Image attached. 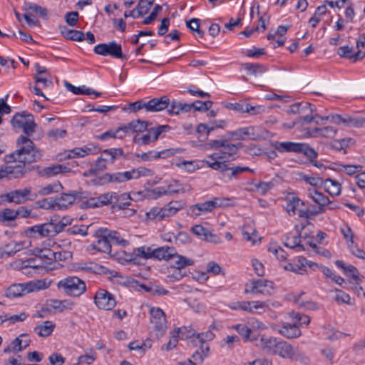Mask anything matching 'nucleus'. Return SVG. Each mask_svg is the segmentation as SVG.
<instances>
[{"label": "nucleus", "mask_w": 365, "mask_h": 365, "mask_svg": "<svg viewBox=\"0 0 365 365\" xmlns=\"http://www.w3.org/2000/svg\"><path fill=\"white\" fill-rule=\"evenodd\" d=\"M210 147L215 152L207 156L205 163L215 170L225 172L227 170V163L235 159V155L242 146V143H232L227 139L210 140Z\"/></svg>", "instance_id": "1"}, {"label": "nucleus", "mask_w": 365, "mask_h": 365, "mask_svg": "<svg viewBox=\"0 0 365 365\" xmlns=\"http://www.w3.org/2000/svg\"><path fill=\"white\" fill-rule=\"evenodd\" d=\"M259 346L267 354L277 355L283 359H295L299 356L297 348L275 337L262 336Z\"/></svg>", "instance_id": "2"}, {"label": "nucleus", "mask_w": 365, "mask_h": 365, "mask_svg": "<svg viewBox=\"0 0 365 365\" xmlns=\"http://www.w3.org/2000/svg\"><path fill=\"white\" fill-rule=\"evenodd\" d=\"M150 173V169L142 167L125 172L107 173L98 177L96 180V184L104 185L110 183H123L130 180L138 179L141 176H148Z\"/></svg>", "instance_id": "3"}, {"label": "nucleus", "mask_w": 365, "mask_h": 365, "mask_svg": "<svg viewBox=\"0 0 365 365\" xmlns=\"http://www.w3.org/2000/svg\"><path fill=\"white\" fill-rule=\"evenodd\" d=\"M11 123L14 129L22 130L27 136L33 135L36 127L34 116L26 111L16 113L11 118Z\"/></svg>", "instance_id": "4"}, {"label": "nucleus", "mask_w": 365, "mask_h": 365, "mask_svg": "<svg viewBox=\"0 0 365 365\" xmlns=\"http://www.w3.org/2000/svg\"><path fill=\"white\" fill-rule=\"evenodd\" d=\"M46 287V282L41 280H37L34 282L14 284L7 288L5 294L9 298H16Z\"/></svg>", "instance_id": "5"}, {"label": "nucleus", "mask_w": 365, "mask_h": 365, "mask_svg": "<svg viewBox=\"0 0 365 365\" xmlns=\"http://www.w3.org/2000/svg\"><path fill=\"white\" fill-rule=\"evenodd\" d=\"M57 287L62 289L67 294L78 297L82 294L86 289L85 282L77 277H68L61 279Z\"/></svg>", "instance_id": "6"}, {"label": "nucleus", "mask_w": 365, "mask_h": 365, "mask_svg": "<svg viewBox=\"0 0 365 365\" xmlns=\"http://www.w3.org/2000/svg\"><path fill=\"white\" fill-rule=\"evenodd\" d=\"M229 199L222 197H215L212 200L205 201L201 203H197L190 206L188 209V214L191 217H197L201 215L211 212L217 207H220L226 205V201H229Z\"/></svg>", "instance_id": "7"}, {"label": "nucleus", "mask_w": 365, "mask_h": 365, "mask_svg": "<svg viewBox=\"0 0 365 365\" xmlns=\"http://www.w3.org/2000/svg\"><path fill=\"white\" fill-rule=\"evenodd\" d=\"M18 149L10 154V158L21 159L24 161H31L29 158L31 155L35 156L34 144L27 136L20 135L17 140Z\"/></svg>", "instance_id": "8"}, {"label": "nucleus", "mask_w": 365, "mask_h": 365, "mask_svg": "<svg viewBox=\"0 0 365 365\" xmlns=\"http://www.w3.org/2000/svg\"><path fill=\"white\" fill-rule=\"evenodd\" d=\"M59 231L53 223H43L27 227L24 234L28 237L41 238L56 235Z\"/></svg>", "instance_id": "9"}, {"label": "nucleus", "mask_w": 365, "mask_h": 365, "mask_svg": "<svg viewBox=\"0 0 365 365\" xmlns=\"http://www.w3.org/2000/svg\"><path fill=\"white\" fill-rule=\"evenodd\" d=\"M96 54L107 56H110L114 58L127 60L128 57L122 51L120 44L117 43L115 41L108 43H100L96 45L93 49Z\"/></svg>", "instance_id": "10"}, {"label": "nucleus", "mask_w": 365, "mask_h": 365, "mask_svg": "<svg viewBox=\"0 0 365 365\" xmlns=\"http://www.w3.org/2000/svg\"><path fill=\"white\" fill-rule=\"evenodd\" d=\"M274 289L272 282L265 279H252L245 284V293L270 294Z\"/></svg>", "instance_id": "11"}, {"label": "nucleus", "mask_w": 365, "mask_h": 365, "mask_svg": "<svg viewBox=\"0 0 365 365\" xmlns=\"http://www.w3.org/2000/svg\"><path fill=\"white\" fill-rule=\"evenodd\" d=\"M170 130V127L168 125H159L156 128H151L148 129L147 133L138 135L135 137L134 141L140 145H148L153 142L156 141L160 135L169 131Z\"/></svg>", "instance_id": "12"}, {"label": "nucleus", "mask_w": 365, "mask_h": 365, "mask_svg": "<svg viewBox=\"0 0 365 365\" xmlns=\"http://www.w3.org/2000/svg\"><path fill=\"white\" fill-rule=\"evenodd\" d=\"M6 161L9 180L21 178L28 173L26 168V161L11 158L10 155H6Z\"/></svg>", "instance_id": "13"}, {"label": "nucleus", "mask_w": 365, "mask_h": 365, "mask_svg": "<svg viewBox=\"0 0 365 365\" xmlns=\"http://www.w3.org/2000/svg\"><path fill=\"white\" fill-rule=\"evenodd\" d=\"M94 303L102 310H112L116 305V300L113 294L104 289H99L94 295Z\"/></svg>", "instance_id": "14"}, {"label": "nucleus", "mask_w": 365, "mask_h": 365, "mask_svg": "<svg viewBox=\"0 0 365 365\" xmlns=\"http://www.w3.org/2000/svg\"><path fill=\"white\" fill-rule=\"evenodd\" d=\"M194 334V330L188 327L175 328L170 333L169 341L161 346V350L170 351L177 346L180 338H190Z\"/></svg>", "instance_id": "15"}, {"label": "nucleus", "mask_w": 365, "mask_h": 365, "mask_svg": "<svg viewBox=\"0 0 365 365\" xmlns=\"http://www.w3.org/2000/svg\"><path fill=\"white\" fill-rule=\"evenodd\" d=\"M182 209L178 202H171L163 208H154L147 213L149 218H155L158 220L175 215Z\"/></svg>", "instance_id": "16"}, {"label": "nucleus", "mask_w": 365, "mask_h": 365, "mask_svg": "<svg viewBox=\"0 0 365 365\" xmlns=\"http://www.w3.org/2000/svg\"><path fill=\"white\" fill-rule=\"evenodd\" d=\"M307 225H309L308 221H306V223L296 225L297 234L288 233L283 238L284 246L291 249L297 248L299 251L304 250L303 245H301V233Z\"/></svg>", "instance_id": "17"}, {"label": "nucleus", "mask_w": 365, "mask_h": 365, "mask_svg": "<svg viewBox=\"0 0 365 365\" xmlns=\"http://www.w3.org/2000/svg\"><path fill=\"white\" fill-rule=\"evenodd\" d=\"M272 328L274 331L287 339L298 338L302 335L299 327L297 324L282 323V324H273Z\"/></svg>", "instance_id": "18"}, {"label": "nucleus", "mask_w": 365, "mask_h": 365, "mask_svg": "<svg viewBox=\"0 0 365 365\" xmlns=\"http://www.w3.org/2000/svg\"><path fill=\"white\" fill-rule=\"evenodd\" d=\"M304 205V202L297 197H290L287 199L286 210L289 215L294 216L297 213L300 217H308V210H299L300 206Z\"/></svg>", "instance_id": "19"}, {"label": "nucleus", "mask_w": 365, "mask_h": 365, "mask_svg": "<svg viewBox=\"0 0 365 365\" xmlns=\"http://www.w3.org/2000/svg\"><path fill=\"white\" fill-rule=\"evenodd\" d=\"M104 228H100L96 232V241L92 246L94 250L101 252L110 253L111 252V244L108 237L103 236Z\"/></svg>", "instance_id": "20"}, {"label": "nucleus", "mask_w": 365, "mask_h": 365, "mask_svg": "<svg viewBox=\"0 0 365 365\" xmlns=\"http://www.w3.org/2000/svg\"><path fill=\"white\" fill-rule=\"evenodd\" d=\"M150 322L159 331L166 329V318L163 311L158 307H152L150 309Z\"/></svg>", "instance_id": "21"}, {"label": "nucleus", "mask_w": 365, "mask_h": 365, "mask_svg": "<svg viewBox=\"0 0 365 365\" xmlns=\"http://www.w3.org/2000/svg\"><path fill=\"white\" fill-rule=\"evenodd\" d=\"M338 132V130L334 126H325L322 128H309L307 130V134L309 137L312 138H334Z\"/></svg>", "instance_id": "22"}, {"label": "nucleus", "mask_w": 365, "mask_h": 365, "mask_svg": "<svg viewBox=\"0 0 365 365\" xmlns=\"http://www.w3.org/2000/svg\"><path fill=\"white\" fill-rule=\"evenodd\" d=\"M335 264L337 267L342 269L344 273L351 278L356 285H359L362 282L364 277L359 274L358 269L353 265H346L342 260H336Z\"/></svg>", "instance_id": "23"}, {"label": "nucleus", "mask_w": 365, "mask_h": 365, "mask_svg": "<svg viewBox=\"0 0 365 365\" xmlns=\"http://www.w3.org/2000/svg\"><path fill=\"white\" fill-rule=\"evenodd\" d=\"M96 148L91 145H85L82 148H74L66 150L63 153L65 159L84 158L96 153Z\"/></svg>", "instance_id": "24"}, {"label": "nucleus", "mask_w": 365, "mask_h": 365, "mask_svg": "<svg viewBox=\"0 0 365 365\" xmlns=\"http://www.w3.org/2000/svg\"><path fill=\"white\" fill-rule=\"evenodd\" d=\"M153 249L150 247L141 246L133 249V252L128 255L126 260L129 262L136 263L138 258L153 259Z\"/></svg>", "instance_id": "25"}, {"label": "nucleus", "mask_w": 365, "mask_h": 365, "mask_svg": "<svg viewBox=\"0 0 365 365\" xmlns=\"http://www.w3.org/2000/svg\"><path fill=\"white\" fill-rule=\"evenodd\" d=\"M171 102L168 96H163L160 98H154L147 101L148 112H159L169 108Z\"/></svg>", "instance_id": "26"}, {"label": "nucleus", "mask_w": 365, "mask_h": 365, "mask_svg": "<svg viewBox=\"0 0 365 365\" xmlns=\"http://www.w3.org/2000/svg\"><path fill=\"white\" fill-rule=\"evenodd\" d=\"M32 188L31 187H26L23 189H18L13 190L14 203L20 205L25 203L29 200H33L37 197L36 194L32 193Z\"/></svg>", "instance_id": "27"}, {"label": "nucleus", "mask_w": 365, "mask_h": 365, "mask_svg": "<svg viewBox=\"0 0 365 365\" xmlns=\"http://www.w3.org/2000/svg\"><path fill=\"white\" fill-rule=\"evenodd\" d=\"M308 196L320 207L331 205L330 209H334L335 206L332 205V202L329 200V197L321 192H319L316 188L310 187L307 190Z\"/></svg>", "instance_id": "28"}, {"label": "nucleus", "mask_w": 365, "mask_h": 365, "mask_svg": "<svg viewBox=\"0 0 365 365\" xmlns=\"http://www.w3.org/2000/svg\"><path fill=\"white\" fill-rule=\"evenodd\" d=\"M170 260H172V267L177 269H182L194 264L192 259L178 254L175 249Z\"/></svg>", "instance_id": "29"}, {"label": "nucleus", "mask_w": 365, "mask_h": 365, "mask_svg": "<svg viewBox=\"0 0 365 365\" xmlns=\"http://www.w3.org/2000/svg\"><path fill=\"white\" fill-rule=\"evenodd\" d=\"M175 247L169 246H162L153 251V259L158 260L170 261L174 254Z\"/></svg>", "instance_id": "30"}, {"label": "nucleus", "mask_w": 365, "mask_h": 365, "mask_svg": "<svg viewBox=\"0 0 365 365\" xmlns=\"http://www.w3.org/2000/svg\"><path fill=\"white\" fill-rule=\"evenodd\" d=\"M337 54L343 58L353 59L354 62L362 59L365 56L364 51L359 50L356 53H354L353 48L348 46H340L338 48Z\"/></svg>", "instance_id": "31"}, {"label": "nucleus", "mask_w": 365, "mask_h": 365, "mask_svg": "<svg viewBox=\"0 0 365 365\" xmlns=\"http://www.w3.org/2000/svg\"><path fill=\"white\" fill-rule=\"evenodd\" d=\"M302 143L294 142H277L274 148L279 152H294L301 153Z\"/></svg>", "instance_id": "32"}, {"label": "nucleus", "mask_w": 365, "mask_h": 365, "mask_svg": "<svg viewBox=\"0 0 365 365\" xmlns=\"http://www.w3.org/2000/svg\"><path fill=\"white\" fill-rule=\"evenodd\" d=\"M131 198L129 194H118L115 192V199H113V209L126 210L131 206Z\"/></svg>", "instance_id": "33"}, {"label": "nucleus", "mask_w": 365, "mask_h": 365, "mask_svg": "<svg viewBox=\"0 0 365 365\" xmlns=\"http://www.w3.org/2000/svg\"><path fill=\"white\" fill-rule=\"evenodd\" d=\"M322 185L326 192L331 197L339 196L341 192V185L340 182L331 178L323 180Z\"/></svg>", "instance_id": "34"}, {"label": "nucleus", "mask_w": 365, "mask_h": 365, "mask_svg": "<svg viewBox=\"0 0 365 365\" xmlns=\"http://www.w3.org/2000/svg\"><path fill=\"white\" fill-rule=\"evenodd\" d=\"M193 108L192 103H186L173 101L168 110L171 115H178L181 113L189 112Z\"/></svg>", "instance_id": "35"}, {"label": "nucleus", "mask_w": 365, "mask_h": 365, "mask_svg": "<svg viewBox=\"0 0 365 365\" xmlns=\"http://www.w3.org/2000/svg\"><path fill=\"white\" fill-rule=\"evenodd\" d=\"M267 305L265 302L261 301H242V310L250 313L259 312L258 309L264 311Z\"/></svg>", "instance_id": "36"}, {"label": "nucleus", "mask_w": 365, "mask_h": 365, "mask_svg": "<svg viewBox=\"0 0 365 365\" xmlns=\"http://www.w3.org/2000/svg\"><path fill=\"white\" fill-rule=\"evenodd\" d=\"M124 154L122 148H109L102 151L101 155L106 160L107 163L113 164L120 157Z\"/></svg>", "instance_id": "37"}, {"label": "nucleus", "mask_w": 365, "mask_h": 365, "mask_svg": "<svg viewBox=\"0 0 365 365\" xmlns=\"http://www.w3.org/2000/svg\"><path fill=\"white\" fill-rule=\"evenodd\" d=\"M254 128L252 126L240 128L230 133V136L235 140H245L246 138H253Z\"/></svg>", "instance_id": "38"}, {"label": "nucleus", "mask_w": 365, "mask_h": 365, "mask_svg": "<svg viewBox=\"0 0 365 365\" xmlns=\"http://www.w3.org/2000/svg\"><path fill=\"white\" fill-rule=\"evenodd\" d=\"M24 247H26V243L24 242H11L4 247L1 256H13L16 252L22 250Z\"/></svg>", "instance_id": "39"}, {"label": "nucleus", "mask_w": 365, "mask_h": 365, "mask_svg": "<svg viewBox=\"0 0 365 365\" xmlns=\"http://www.w3.org/2000/svg\"><path fill=\"white\" fill-rule=\"evenodd\" d=\"M56 327L55 323L51 321H45L35 328L36 333L41 337L50 336Z\"/></svg>", "instance_id": "40"}, {"label": "nucleus", "mask_w": 365, "mask_h": 365, "mask_svg": "<svg viewBox=\"0 0 365 365\" xmlns=\"http://www.w3.org/2000/svg\"><path fill=\"white\" fill-rule=\"evenodd\" d=\"M104 237H108L110 244L120 245L125 246L128 245V241L121 237L120 235L114 230H110L107 228H104L103 231Z\"/></svg>", "instance_id": "41"}, {"label": "nucleus", "mask_w": 365, "mask_h": 365, "mask_svg": "<svg viewBox=\"0 0 365 365\" xmlns=\"http://www.w3.org/2000/svg\"><path fill=\"white\" fill-rule=\"evenodd\" d=\"M76 196L74 193H63L56 200V205L59 208H66L75 202Z\"/></svg>", "instance_id": "42"}, {"label": "nucleus", "mask_w": 365, "mask_h": 365, "mask_svg": "<svg viewBox=\"0 0 365 365\" xmlns=\"http://www.w3.org/2000/svg\"><path fill=\"white\" fill-rule=\"evenodd\" d=\"M157 189L160 190L159 193L163 195H173L183 191L182 185L177 180L172 181L166 187H160Z\"/></svg>", "instance_id": "43"}, {"label": "nucleus", "mask_w": 365, "mask_h": 365, "mask_svg": "<svg viewBox=\"0 0 365 365\" xmlns=\"http://www.w3.org/2000/svg\"><path fill=\"white\" fill-rule=\"evenodd\" d=\"M16 219V210L4 208L0 211V222L6 225H12Z\"/></svg>", "instance_id": "44"}, {"label": "nucleus", "mask_w": 365, "mask_h": 365, "mask_svg": "<svg viewBox=\"0 0 365 365\" xmlns=\"http://www.w3.org/2000/svg\"><path fill=\"white\" fill-rule=\"evenodd\" d=\"M62 36L68 40L82 41L85 39V34L83 31L64 28L61 30Z\"/></svg>", "instance_id": "45"}, {"label": "nucleus", "mask_w": 365, "mask_h": 365, "mask_svg": "<svg viewBox=\"0 0 365 365\" xmlns=\"http://www.w3.org/2000/svg\"><path fill=\"white\" fill-rule=\"evenodd\" d=\"M21 338H27V334H21L19 337L15 338L9 345L4 349V353L9 354L11 352H19L23 350Z\"/></svg>", "instance_id": "46"}, {"label": "nucleus", "mask_w": 365, "mask_h": 365, "mask_svg": "<svg viewBox=\"0 0 365 365\" xmlns=\"http://www.w3.org/2000/svg\"><path fill=\"white\" fill-rule=\"evenodd\" d=\"M66 169L67 168L62 165H51L43 168L39 171V173L42 176L51 177L63 173Z\"/></svg>", "instance_id": "47"}, {"label": "nucleus", "mask_w": 365, "mask_h": 365, "mask_svg": "<svg viewBox=\"0 0 365 365\" xmlns=\"http://www.w3.org/2000/svg\"><path fill=\"white\" fill-rule=\"evenodd\" d=\"M123 110H128L130 113H136L142 109H145L148 111L147 101L139 100L133 103H130L125 106Z\"/></svg>", "instance_id": "48"}, {"label": "nucleus", "mask_w": 365, "mask_h": 365, "mask_svg": "<svg viewBox=\"0 0 365 365\" xmlns=\"http://www.w3.org/2000/svg\"><path fill=\"white\" fill-rule=\"evenodd\" d=\"M267 250L270 253L273 254L277 259L284 261L286 259L285 251L276 243H270Z\"/></svg>", "instance_id": "49"}, {"label": "nucleus", "mask_w": 365, "mask_h": 365, "mask_svg": "<svg viewBox=\"0 0 365 365\" xmlns=\"http://www.w3.org/2000/svg\"><path fill=\"white\" fill-rule=\"evenodd\" d=\"M51 306L56 312H62L66 309H71L73 303L68 300H53Z\"/></svg>", "instance_id": "50"}, {"label": "nucleus", "mask_w": 365, "mask_h": 365, "mask_svg": "<svg viewBox=\"0 0 365 365\" xmlns=\"http://www.w3.org/2000/svg\"><path fill=\"white\" fill-rule=\"evenodd\" d=\"M338 169L339 171L344 172L346 175L351 176L355 174L357 175L360 171H361L362 166L360 165H354L340 164V165H339Z\"/></svg>", "instance_id": "51"}, {"label": "nucleus", "mask_w": 365, "mask_h": 365, "mask_svg": "<svg viewBox=\"0 0 365 365\" xmlns=\"http://www.w3.org/2000/svg\"><path fill=\"white\" fill-rule=\"evenodd\" d=\"M242 336L245 341L250 339L251 329L245 324H237L230 327Z\"/></svg>", "instance_id": "52"}, {"label": "nucleus", "mask_w": 365, "mask_h": 365, "mask_svg": "<svg viewBox=\"0 0 365 365\" xmlns=\"http://www.w3.org/2000/svg\"><path fill=\"white\" fill-rule=\"evenodd\" d=\"M153 1L154 0H140L135 8L138 11L136 16H140L146 14L153 5Z\"/></svg>", "instance_id": "53"}, {"label": "nucleus", "mask_w": 365, "mask_h": 365, "mask_svg": "<svg viewBox=\"0 0 365 365\" xmlns=\"http://www.w3.org/2000/svg\"><path fill=\"white\" fill-rule=\"evenodd\" d=\"M76 270L96 272L98 270V264L93 262H79L74 265Z\"/></svg>", "instance_id": "54"}, {"label": "nucleus", "mask_w": 365, "mask_h": 365, "mask_svg": "<svg viewBox=\"0 0 365 365\" xmlns=\"http://www.w3.org/2000/svg\"><path fill=\"white\" fill-rule=\"evenodd\" d=\"M61 187V184L59 182H54L52 184L46 185L41 187L38 191L37 195L44 196L48 195L51 193L56 192L58 191V188Z\"/></svg>", "instance_id": "55"}, {"label": "nucleus", "mask_w": 365, "mask_h": 365, "mask_svg": "<svg viewBox=\"0 0 365 365\" xmlns=\"http://www.w3.org/2000/svg\"><path fill=\"white\" fill-rule=\"evenodd\" d=\"M354 143V140L351 138H343L341 140H334L331 143L333 148L337 150H341L347 148L351 144Z\"/></svg>", "instance_id": "56"}, {"label": "nucleus", "mask_w": 365, "mask_h": 365, "mask_svg": "<svg viewBox=\"0 0 365 365\" xmlns=\"http://www.w3.org/2000/svg\"><path fill=\"white\" fill-rule=\"evenodd\" d=\"M346 127L363 128L365 127V118L359 117H352L347 115Z\"/></svg>", "instance_id": "57"}, {"label": "nucleus", "mask_w": 365, "mask_h": 365, "mask_svg": "<svg viewBox=\"0 0 365 365\" xmlns=\"http://www.w3.org/2000/svg\"><path fill=\"white\" fill-rule=\"evenodd\" d=\"M199 22L200 19L193 18L190 21H187L186 25L192 33L197 34L198 38H202L204 36V32L199 29Z\"/></svg>", "instance_id": "58"}, {"label": "nucleus", "mask_w": 365, "mask_h": 365, "mask_svg": "<svg viewBox=\"0 0 365 365\" xmlns=\"http://www.w3.org/2000/svg\"><path fill=\"white\" fill-rule=\"evenodd\" d=\"M27 9L36 13L41 18H46L48 15L47 9L42 7L38 4L29 2L26 4Z\"/></svg>", "instance_id": "59"}, {"label": "nucleus", "mask_w": 365, "mask_h": 365, "mask_svg": "<svg viewBox=\"0 0 365 365\" xmlns=\"http://www.w3.org/2000/svg\"><path fill=\"white\" fill-rule=\"evenodd\" d=\"M300 257H299L297 259L296 263H289L285 268L287 270L299 274H304L307 273V269L304 268V266H301L300 263Z\"/></svg>", "instance_id": "60"}, {"label": "nucleus", "mask_w": 365, "mask_h": 365, "mask_svg": "<svg viewBox=\"0 0 365 365\" xmlns=\"http://www.w3.org/2000/svg\"><path fill=\"white\" fill-rule=\"evenodd\" d=\"M301 179L304 180L306 183L312 186V187L315 188L319 185H322L323 179L318 176H309L307 175H302Z\"/></svg>", "instance_id": "61"}, {"label": "nucleus", "mask_w": 365, "mask_h": 365, "mask_svg": "<svg viewBox=\"0 0 365 365\" xmlns=\"http://www.w3.org/2000/svg\"><path fill=\"white\" fill-rule=\"evenodd\" d=\"M227 168L228 169L227 171H228V170L231 171V175L230 176V180H232L233 178H236L239 175H240L241 173H242L243 172H245V171H250V172L254 173V170H252L247 166L229 167V165H227Z\"/></svg>", "instance_id": "62"}, {"label": "nucleus", "mask_w": 365, "mask_h": 365, "mask_svg": "<svg viewBox=\"0 0 365 365\" xmlns=\"http://www.w3.org/2000/svg\"><path fill=\"white\" fill-rule=\"evenodd\" d=\"M244 68L249 73L253 75L263 73L265 71V68L259 63H247L244 64Z\"/></svg>", "instance_id": "63"}, {"label": "nucleus", "mask_w": 365, "mask_h": 365, "mask_svg": "<svg viewBox=\"0 0 365 365\" xmlns=\"http://www.w3.org/2000/svg\"><path fill=\"white\" fill-rule=\"evenodd\" d=\"M335 292H336V294L334 297V300L339 303V304H351V297L349 294H346V292L336 289Z\"/></svg>", "instance_id": "64"}]
</instances>
